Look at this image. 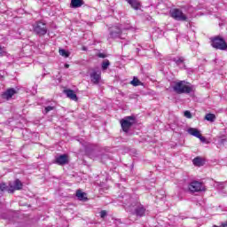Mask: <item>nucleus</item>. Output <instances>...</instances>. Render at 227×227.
I'll return each mask as SVG.
<instances>
[{
  "label": "nucleus",
  "mask_w": 227,
  "mask_h": 227,
  "mask_svg": "<svg viewBox=\"0 0 227 227\" xmlns=\"http://www.w3.org/2000/svg\"><path fill=\"white\" fill-rule=\"evenodd\" d=\"M173 91L176 93L177 95H189V93H192L193 86L192 85H187V82L185 81H179L174 82V85L172 86Z\"/></svg>",
  "instance_id": "obj_1"
},
{
  "label": "nucleus",
  "mask_w": 227,
  "mask_h": 227,
  "mask_svg": "<svg viewBox=\"0 0 227 227\" xmlns=\"http://www.w3.org/2000/svg\"><path fill=\"white\" fill-rule=\"evenodd\" d=\"M124 208L127 212H130L133 215H137V217H143L145 214H146V208L140 203H136L131 206L125 205Z\"/></svg>",
  "instance_id": "obj_2"
},
{
  "label": "nucleus",
  "mask_w": 227,
  "mask_h": 227,
  "mask_svg": "<svg viewBox=\"0 0 227 227\" xmlns=\"http://www.w3.org/2000/svg\"><path fill=\"white\" fill-rule=\"evenodd\" d=\"M33 31L38 36L47 35V25L42 21H37L33 25Z\"/></svg>",
  "instance_id": "obj_3"
},
{
  "label": "nucleus",
  "mask_w": 227,
  "mask_h": 227,
  "mask_svg": "<svg viewBox=\"0 0 227 227\" xmlns=\"http://www.w3.org/2000/svg\"><path fill=\"white\" fill-rule=\"evenodd\" d=\"M169 13L170 17L175 20H178L180 22H185V20H187V15L184 14V12L180 9H172Z\"/></svg>",
  "instance_id": "obj_4"
},
{
  "label": "nucleus",
  "mask_w": 227,
  "mask_h": 227,
  "mask_svg": "<svg viewBox=\"0 0 227 227\" xmlns=\"http://www.w3.org/2000/svg\"><path fill=\"white\" fill-rule=\"evenodd\" d=\"M135 122L136 119L132 116H128L121 120V126L123 132H129V130H130V127H132V124Z\"/></svg>",
  "instance_id": "obj_5"
},
{
  "label": "nucleus",
  "mask_w": 227,
  "mask_h": 227,
  "mask_svg": "<svg viewBox=\"0 0 227 227\" xmlns=\"http://www.w3.org/2000/svg\"><path fill=\"white\" fill-rule=\"evenodd\" d=\"M188 189L191 192H201L203 191H207L205 184H203V183L199 181H192L189 184Z\"/></svg>",
  "instance_id": "obj_6"
},
{
  "label": "nucleus",
  "mask_w": 227,
  "mask_h": 227,
  "mask_svg": "<svg viewBox=\"0 0 227 227\" xmlns=\"http://www.w3.org/2000/svg\"><path fill=\"white\" fill-rule=\"evenodd\" d=\"M211 45L214 47V49H218L219 51H226L227 49L226 41L221 37H215L212 40Z\"/></svg>",
  "instance_id": "obj_7"
},
{
  "label": "nucleus",
  "mask_w": 227,
  "mask_h": 227,
  "mask_svg": "<svg viewBox=\"0 0 227 227\" xmlns=\"http://www.w3.org/2000/svg\"><path fill=\"white\" fill-rule=\"evenodd\" d=\"M110 38H120L121 36V28L118 26L110 27Z\"/></svg>",
  "instance_id": "obj_8"
},
{
  "label": "nucleus",
  "mask_w": 227,
  "mask_h": 227,
  "mask_svg": "<svg viewBox=\"0 0 227 227\" xmlns=\"http://www.w3.org/2000/svg\"><path fill=\"white\" fill-rule=\"evenodd\" d=\"M55 164H58L59 166H65V164H68V155L61 154L57 156L55 159Z\"/></svg>",
  "instance_id": "obj_9"
},
{
  "label": "nucleus",
  "mask_w": 227,
  "mask_h": 227,
  "mask_svg": "<svg viewBox=\"0 0 227 227\" xmlns=\"http://www.w3.org/2000/svg\"><path fill=\"white\" fill-rule=\"evenodd\" d=\"M15 93H17V90H15V89H8L5 92L2 94V98H4V100H10V98H12V97H13Z\"/></svg>",
  "instance_id": "obj_10"
},
{
  "label": "nucleus",
  "mask_w": 227,
  "mask_h": 227,
  "mask_svg": "<svg viewBox=\"0 0 227 227\" xmlns=\"http://www.w3.org/2000/svg\"><path fill=\"white\" fill-rule=\"evenodd\" d=\"M100 73H98L97 71H94L90 74V81L92 84H98L100 82Z\"/></svg>",
  "instance_id": "obj_11"
},
{
  "label": "nucleus",
  "mask_w": 227,
  "mask_h": 227,
  "mask_svg": "<svg viewBox=\"0 0 227 227\" xmlns=\"http://www.w3.org/2000/svg\"><path fill=\"white\" fill-rule=\"evenodd\" d=\"M64 93L67 95V98H70L71 100H74V102H77V94L72 90H64Z\"/></svg>",
  "instance_id": "obj_12"
},
{
  "label": "nucleus",
  "mask_w": 227,
  "mask_h": 227,
  "mask_svg": "<svg viewBox=\"0 0 227 227\" xmlns=\"http://www.w3.org/2000/svg\"><path fill=\"white\" fill-rule=\"evenodd\" d=\"M129 4H130L133 10H139L141 8V4L137 0H126Z\"/></svg>",
  "instance_id": "obj_13"
},
{
  "label": "nucleus",
  "mask_w": 227,
  "mask_h": 227,
  "mask_svg": "<svg viewBox=\"0 0 227 227\" xmlns=\"http://www.w3.org/2000/svg\"><path fill=\"white\" fill-rule=\"evenodd\" d=\"M187 132L190 134V136H193L194 137H200V135L201 134L196 128H189Z\"/></svg>",
  "instance_id": "obj_14"
},
{
  "label": "nucleus",
  "mask_w": 227,
  "mask_h": 227,
  "mask_svg": "<svg viewBox=\"0 0 227 227\" xmlns=\"http://www.w3.org/2000/svg\"><path fill=\"white\" fill-rule=\"evenodd\" d=\"M84 4V1L82 0H71L72 8H81Z\"/></svg>",
  "instance_id": "obj_15"
},
{
  "label": "nucleus",
  "mask_w": 227,
  "mask_h": 227,
  "mask_svg": "<svg viewBox=\"0 0 227 227\" xmlns=\"http://www.w3.org/2000/svg\"><path fill=\"white\" fill-rule=\"evenodd\" d=\"M76 197L80 201H86L88 200V198H86V193L82 192L81 190L76 192Z\"/></svg>",
  "instance_id": "obj_16"
},
{
  "label": "nucleus",
  "mask_w": 227,
  "mask_h": 227,
  "mask_svg": "<svg viewBox=\"0 0 227 227\" xmlns=\"http://www.w3.org/2000/svg\"><path fill=\"white\" fill-rule=\"evenodd\" d=\"M14 189L16 191H20V189H22V182H20V180L19 179H16L14 182H13V185Z\"/></svg>",
  "instance_id": "obj_17"
},
{
  "label": "nucleus",
  "mask_w": 227,
  "mask_h": 227,
  "mask_svg": "<svg viewBox=\"0 0 227 227\" xmlns=\"http://www.w3.org/2000/svg\"><path fill=\"white\" fill-rule=\"evenodd\" d=\"M173 61L177 65V67H180L181 65H184V57L174 58Z\"/></svg>",
  "instance_id": "obj_18"
},
{
  "label": "nucleus",
  "mask_w": 227,
  "mask_h": 227,
  "mask_svg": "<svg viewBox=\"0 0 227 227\" xmlns=\"http://www.w3.org/2000/svg\"><path fill=\"white\" fill-rule=\"evenodd\" d=\"M111 66V62H109V59H105L101 64L102 70H107L109 67Z\"/></svg>",
  "instance_id": "obj_19"
},
{
  "label": "nucleus",
  "mask_w": 227,
  "mask_h": 227,
  "mask_svg": "<svg viewBox=\"0 0 227 227\" xmlns=\"http://www.w3.org/2000/svg\"><path fill=\"white\" fill-rule=\"evenodd\" d=\"M194 166H203V160H201V158L200 157H196L193 159L192 160Z\"/></svg>",
  "instance_id": "obj_20"
},
{
  "label": "nucleus",
  "mask_w": 227,
  "mask_h": 227,
  "mask_svg": "<svg viewBox=\"0 0 227 227\" xmlns=\"http://www.w3.org/2000/svg\"><path fill=\"white\" fill-rule=\"evenodd\" d=\"M205 120L207 121H215V114H207L205 116Z\"/></svg>",
  "instance_id": "obj_21"
},
{
  "label": "nucleus",
  "mask_w": 227,
  "mask_h": 227,
  "mask_svg": "<svg viewBox=\"0 0 227 227\" xmlns=\"http://www.w3.org/2000/svg\"><path fill=\"white\" fill-rule=\"evenodd\" d=\"M59 54L62 56L63 58H69L70 52L67 51V50L60 49L59 51Z\"/></svg>",
  "instance_id": "obj_22"
},
{
  "label": "nucleus",
  "mask_w": 227,
  "mask_h": 227,
  "mask_svg": "<svg viewBox=\"0 0 227 227\" xmlns=\"http://www.w3.org/2000/svg\"><path fill=\"white\" fill-rule=\"evenodd\" d=\"M131 84H132L133 86H139V84H141V82H140L138 79L134 78V79L131 81Z\"/></svg>",
  "instance_id": "obj_23"
},
{
  "label": "nucleus",
  "mask_w": 227,
  "mask_h": 227,
  "mask_svg": "<svg viewBox=\"0 0 227 227\" xmlns=\"http://www.w3.org/2000/svg\"><path fill=\"white\" fill-rule=\"evenodd\" d=\"M184 116L185 118L191 119V118H192V114H191V111L186 110V111H184Z\"/></svg>",
  "instance_id": "obj_24"
},
{
  "label": "nucleus",
  "mask_w": 227,
  "mask_h": 227,
  "mask_svg": "<svg viewBox=\"0 0 227 227\" xmlns=\"http://www.w3.org/2000/svg\"><path fill=\"white\" fill-rule=\"evenodd\" d=\"M7 191H8V192H10V194H13L15 192V191H17V190L15 189V187L13 185H12V184H10V187Z\"/></svg>",
  "instance_id": "obj_25"
},
{
  "label": "nucleus",
  "mask_w": 227,
  "mask_h": 227,
  "mask_svg": "<svg viewBox=\"0 0 227 227\" xmlns=\"http://www.w3.org/2000/svg\"><path fill=\"white\" fill-rule=\"evenodd\" d=\"M54 111V106H46L44 109V113L47 114V113Z\"/></svg>",
  "instance_id": "obj_26"
},
{
  "label": "nucleus",
  "mask_w": 227,
  "mask_h": 227,
  "mask_svg": "<svg viewBox=\"0 0 227 227\" xmlns=\"http://www.w3.org/2000/svg\"><path fill=\"white\" fill-rule=\"evenodd\" d=\"M106 215H107V211L102 210V211L100 212V217H101L102 219H104V217H106Z\"/></svg>",
  "instance_id": "obj_27"
},
{
  "label": "nucleus",
  "mask_w": 227,
  "mask_h": 227,
  "mask_svg": "<svg viewBox=\"0 0 227 227\" xmlns=\"http://www.w3.org/2000/svg\"><path fill=\"white\" fill-rule=\"evenodd\" d=\"M0 191H6V184L2 183L0 184Z\"/></svg>",
  "instance_id": "obj_28"
},
{
  "label": "nucleus",
  "mask_w": 227,
  "mask_h": 227,
  "mask_svg": "<svg viewBox=\"0 0 227 227\" xmlns=\"http://www.w3.org/2000/svg\"><path fill=\"white\" fill-rule=\"evenodd\" d=\"M198 137V139H200L202 143H205V141H207V139L203 137V136H201V133L199 135V137Z\"/></svg>",
  "instance_id": "obj_29"
},
{
  "label": "nucleus",
  "mask_w": 227,
  "mask_h": 227,
  "mask_svg": "<svg viewBox=\"0 0 227 227\" xmlns=\"http://www.w3.org/2000/svg\"><path fill=\"white\" fill-rule=\"evenodd\" d=\"M98 58H102V59H104V58H107V56H106V54H104V53H98Z\"/></svg>",
  "instance_id": "obj_30"
},
{
  "label": "nucleus",
  "mask_w": 227,
  "mask_h": 227,
  "mask_svg": "<svg viewBox=\"0 0 227 227\" xmlns=\"http://www.w3.org/2000/svg\"><path fill=\"white\" fill-rule=\"evenodd\" d=\"M123 29H126V30L132 29V27L130 25H128Z\"/></svg>",
  "instance_id": "obj_31"
},
{
  "label": "nucleus",
  "mask_w": 227,
  "mask_h": 227,
  "mask_svg": "<svg viewBox=\"0 0 227 227\" xmlns=\"http://www.w3.org/2000/svg\"><path fill=\"white\" fill-rule=\"evenodd\" d=\"M220 226H222V227H227V222L222 223Z\"/></svg>",
  "instance_id": "obj_32"
},
{
  "label": "nucleus",
  "mask_w": 227,
  "mask_h": 227,
  "mask_svg": "<svg viewBox=\"0 0 227 227\" xmlns=\"http://www.w3.org/2000/svg\"><path fill=\"white\" fill-rule=\"evenodd\" d=\"M225 141H226V139H222V140L220 141L221 145H224Z\"/></svg>",
  "instance_id": "obj_33"
},
{
  "label": "nucleus",
  "mask_w": 227,
  "mask_h": 227,
  "mask_svg": "<svg viewBox=\"0 0 227 227\" xmlns=\"http://www.w3.org/2000/svg\"><path fill=\"white\" fill-rule=\"evenodd\" d=\"M69 67H70V65H68V64L65 65V68H69Z\"/></svg>",
  "instance_id": "obj_34"
},
{
  "label": "nucleus",
  "mask_w": 227,
  "mask_h": 227,
  "mask_svg": "<svg viewBox=\"0 0 227 227\" xmlns=\"http://www.w3.org/2000/svg\"><path fill=\"white\" fill-rule=\"evenodd\" d=\"M82 51H86V47L85 46L82 47Z\"/></svg>",
  "instance_id": "obj_35"
},
{
  "label": "nucleus",
  "mask_w": 227,
  "mask_h": 227,
  "mask_svg": "<svg viewBox=\"0 0 227 227\" xmlns=\"http://www.w3.org/2000/svg\"><path fill=\"white\" fill-rule=\"evenodd\" d=\"M3 51V48L0 46V53Z\"/></svg>",
  "instance_id": "obj_36"
},
{
  "label": "nucleus",
  "mask_w": 227,
  "mask_h": 227,
  "mask_svg": "<svg viewBox=\"0 0 227 227\" xmlns=\"http://www.w3.org/2000/svg\"><path fill=\"white\" fill-rule=\"evenodd\" d=\"M214 227H217L216 225H214Z\"/></svg>",
  "instance_id": "obj_37"
}]
</instances>
